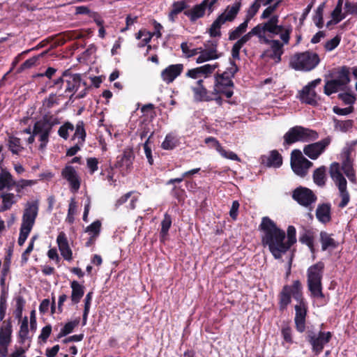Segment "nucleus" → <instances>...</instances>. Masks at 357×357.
<instances>
[{
    "label": "nucleus",
    "instance_id": "1",
    "mask_svg": "<svg viewBox=\"0 0 357 357\" xmlns=\"http://www.w3.org/2000/svg\"><path fill=\"white\" fill-rule=\"evenodd\" d=\"M293 297L298 304L295 305V327L298 332L303 333L305 331V322L307 312V303L303 294V287L300 280H294L291 285L283 286L278 294V308L280 312L287 309L291 303Z\"/></svg>",
    "mask_w": 357,
    "mask_h": 357
},
{
    "label": "nucleus",
    "instance_id": "2",
    "mask_svg": "<svg viewBox=\"0 0 357 357\" xmlns=\"http://www.w3.org/2000/svg\"><path fill=\"white\" fill-rule=\"evenodd\" d=\"M261 232V242L264 248L268 247V250L275 259H280L287 252L285 244L286 234L279 228L276 223L269 217L261 218L259 225Z\"/></svg>",
    "mask_w": 357,
    "mask_h": 357
},
{
    "label": "nucleus",
    "instance_id": "3",
    "mask_svg": "<svg viewBox=\"0 0 357 357\" xmlns=\"http://www.w3.org/2000/svg\"><path fill=\"white\" fill-rule=\"evenodd\" d=\"M317 131L299 126L291 128L284 135V146L287 147L298 142H309L318 139Z\"/></svg>",
    "mask_w": 357,
    "mask_h": 357
},
{
    "label": "nucleus",
    "instance_id": "4",
    "mask_svg": "<svg viewBox=\"0 0 357 357\" xmlns=\"http://www.w3.org/2000/svg\"><path fill=\"white\" fill-rule=\"evenodd\" d=\"M320 59L317 53L306 51L295 54L291 59L289 65L296 70L310 71L319 63Z\"/></svg>",
    "mask_w": 357,
    "mask_h": 357
},
{
    "label": "nucleus",
    "instance_id": "5",
    "mask_svg": "<svg viewBox=\"0 0 357 357\" xmlns=\"http://www.w3.org/2000/svg\"><path fill=\"white\" fill-rule=\"evenodd\" d=\"M329 173L331 178L335 182L339 190V195L342 199L338 204V207L343 208L348 205L350 201V195L347 190V180L340 170L339 163H332L330 167Z\"/></svg>",
    "mask_w": 357,
    "mask_h": 357
},
{
    "label": "nucleus",
    "instance_id": "6",
    "mask_svg": "<svg viewBox=\"0 0 357 357\" xmlns=\"http://www.w3.org/2000/svg\"><path fill=\"white\" fill-rule=\"evenodd\" d=\"M332 336L333 334L330 331H320L317 334L314 331L308 330L306 333V340L312 346V351L315 355L322 352L324 346L331 341Z\"/></svg>",
    "mask_w": 357,
    "mask_h": 357
},
{
    "label": "nucleus",
    "instance_id": "7",
    "mask_svg": "<svg viewBox=\"0 0 357 357\" xmlns=\"http://www.w3.org/2000/svg\"><path fill=\"white\" fill-rule=\"evenodd\" d=\"M313 165V163L305 158L301 151L298 149L292 151L291 153V166L294 172L301 176L305 177L308 169Z\"/></svg>",
    "mask_w": 357,
    "mask_h": 357
},
{
    "label": "nucleus",
    "instance_id": "8",
    "mask_svg": "<svg viewBox=\"0 0 357 357\" xmlns=\"http://www.w3.org/2000/svg\"><path fill=\"white\" fill-rule=\"evenodd\" d=\"M292 198L302 206L312 209V205L317 200V197L310 188L299 186L292 192Z\"/></svg>",
    "mask_w": 357,
    "mask_h": 357
},
{
    "label": "nucleus",
    "instance_id": "9",
    "mask_svg": "<svg viewBox=\"0 0 357 357\" xmlns=\"http://www.w3.org/2000/svg\"><path fill=\"white\" fill-rule=\"evenodd\" d=\"M324 264L319 261L310 266L307 270V283L308 290L322 286V278Z\"/></svg>",
    "mask_w": 357,
    "mask_h": 357
},
{
    "label": "nucleus",
    "instance_id": "10",
    "mask_svg": "<svg viewBox=\"0 0 357 357\" xmlns=\"http://www.w3.org/2000/svg\"><path fill=\"white\" fill-rule=\"evenodd\" d=\"M264 43L270 45L271 48L262 52L261 59L269 58L273 59L276 63H280L284 53L283 43L278 40H270L267 38H264Z\"/></svg>",
    "mask_w": 357,
    "mask_h": 357
},
{
    "label": "nucleus",
    "instance_id": "11",
    "mask_svg": "<svg viewBox=\"0 0 357 357\" xmlns=\"http://www.w3.org/2000/svg\"><path fill=\"white\" fill-rule=\"evenodd\" d=\"M60 123L59 119L52 114H47L36 121L33 125L34 135L39 133L51 134L53 127Z\"/></svg>",
    "mask_w": 357,
    "mask_h": 357
},
{
    "label": "nucleus",
    "instance_id": "12",
    "mask_svg": "<svg viewBox=\"0 0 357 357\" xmlns=\"http://www.w3.org/2000/svg\"><path fill=\"white\" fill-rule=\"evenodd\" d=\"M331 138L327 137L319 142L305 146L304 153L312 160H316L330 144Z\"/></svg>",
    "mask_w": 357,
    "mask_h": 357
},
{
    "label": "nucleus",
    "instance_id": "13",
    "mask_svg": "<svg viewBox=\"0 0 357 357\" xmlns=\"http://www.w3.org/2000/svg\"><path fill=\"white\" fill-rule=\"evenodd\" d=\"M202 1L201 3L197 4L192 8H189L184 11V15L187 16L191 22H195L198 19L203 17L205 15L206 10L208 8L210 13L212 12V7L217 1Z\"/></svg>",
    "mask_w": 357,
    "mask_h": 357
},
{
    "label": "nucleus",
    "instance_id": "14",
    "mask_svg": "<svg viewBox=\"0 0 357 357\" xmlns=\"http://www.w3.org/2000/svg\"><path fill=\"white\" fill-rule=\"evenodd\" d=\"M134 158L135 155L132 150H125L122 154L117 156L114 166L119 169L121 173L125 175L131 171Z\"/></svg>",
    "mask_w": 357,
    "mask_h": 357
},
{
    "label": "nucleus",
    "instance_id": "15",
    "mask_svg": "<svg viewBox=\"0 0 357 357\" xmlns=\"http://www.w3.org/2000/svg\"><path fill=\"white\" fill-rule=\"evenodd\" d=\"M234 84L231 79L215 77L213 93L222 94L226 98H230L234 94Z\"/></svg>",
    "mask_w": 357,
    "mask_h": 357
},
{
    "label": "nucleus",
    "instance_id": "16",
    "mask_svg": "<svg viewBox=\"0 0 357 357\" xmlns=\"http://www.w3.org/2000/svg\"><path fill=\"white\" fill-rule=\"evenodd\" d=\"M61 174L62 178L68 182L72 191L77 192L79 190L81 185V178L74 167L66 165L61 170Z\"/></svg>",
    "mask_w": 357,
    "mask_h": 357
},
{
    "label": "nucleus",
    "instance_id": "17",
    "mask_svg": "<svg viewBox=\"0 0 357 357\" xmlns=\"http://www.w3.org/2000/svg\"><path fill=\"white\" fill-rule=\"evenodd\" d=\"M63 79L66 82L63 93H74L82 83L81 75L73 74L70 69L63 71Z\"/></svg>",
    "mask_w": 357,
    "mask_h": 357
},
{
    "label": "nucleus",
    "instance_id": "18",
    "mask_svg": "<svg viewBox=\"0 0 357 357\" xmlns=\"http://www.w3.org/2000/svg\"><path fill=\"white\" fill-rule=\"evenodd\" d=\"M39 204L37 200L28 202L24 210L22 218V224L33 227L38 216Z\"/></svg>",
    "mask_w": 357,
    "mask_h": 357
},
{
    "label": "nucleus",
    "instance_id": "19",
    "mask_svg": "<svg viewBox=\"0 0 357 357\" xmlns=\"http://www.w3.org/2000/svg\"><path fill=\"white\" fill-rule=\"evenodd\" d=\"M203 79H199L197 82V86L192 88L194 98L197 102H211L213 90L208 91L203 84Z\"/></svg>",
    "mask_w": 357,
    "mask_h": 357
},
{
    "label": "nucleus",
    "instance_id": "20",
    "mask_svg": "<svg viewBox=\"0 0 357 357\" xmlns=\"http://www.w3.org/2000/svg\"><path fill=\"white\" fill-rule=\"evenodd\" d=\"M351 149L349 148L344 151V159L342 161V169L349 180L353 183H356L355 170L353 167V160L351 158Z\"/></svg>",
    "mask_w": 357,
    "mask_h": 357
},
{
    "label": "nucleus",
    "instance_id": "21",
    "mask_svg": "<svg viewBox=\"0 0 357 357\" xmlns=\"http://www.w3.org/2000/svg\"><path fill=\"white\" fill-rule=\"evenodd\" d=\"M183 70V65L181 63L169 65L161 72V77L164 82L169 84L181 74Z\"/></svg>",
    "mask_w": 357,
    "mask_h": 357
},
{
    "label": "nucleus",
    "instance_id": "22",
    "mask_svg": "<svg viewBox=\"0 0 357 357\" xmlns=\"http://www.w3.org/2000/svg\"><path fill=\"white\" fill-rule=\"evenodd\" d=\"M218 66V64L215 65L206 64L197 68H192L186 73V77L192 79H197L204 75L205 77H208L213 73L215 69Z\"/></svg>",
    "mask_w": 357,
    "mask_h": 357
},
{
    "label": "nucleus",
    "instance_id": "23",
    "mask_svg": "<svg viewBox=\"0 0 357 357\" xmlns=\"http://www.w3.org/2000/svg\"><path fill=\"white\" fill-rule=\"evenodd\" d=\"M56 243L63 259L66 261H71L73 259V252L69 246L66 235L63 231L60 232L57 236Z\"/></svg>",
    "mask_w": 357,
    "mask_h": 357
},
{
    "label": "nucleus",
    "instance_id": "24",
    "mask_svg": "<svg viewBox=\"0 0 357 357\" xmlns=\"http://www.w3.org/2000/svg\"><path fill=\"white\" fill-rule=\"evenodd\" d=\"M331 204L322 203L318 204L315 215L318 221L322 224H327L332 220Z\"/></svg>",
    "mask_w": 357,
    "mask_h": 357
},
{
    "label": "nucleus",
    "instance_id": "25",
    "mask_svg": "<svg viewBox=\"0 0 357 357\" xmlns=\"http://www.w3.org/2000/svg\"><path fill=\"white\" fill-rule=\"evenodd\" d=\"M12 324L10 319L4 321L0 328V345L8 346L11 342Z\"/></svg>",
    "mask_w": 357,
    "mask_h": 357
},
{
    "label": "nucleus",
    "instance_id": "26",
    "mask_svg": "<svg viewBox=\"0 0 357 357\" xmlns=\"http://www.w3.org/2000/svg\"><path fill=\"white\" fill-rule=\"evenodd\" d=\"M241 7V1H236L233 5L227 6L225 11L219 17L222 18L225 23L226 22H232L236 17Z\"/></svg>",
    "mask_w": 357,
    "mask_h": 357
},
{
    "label": "nucleus",
    "instance_id": "27",
    "mask_svg": "<svg viewBox=\"0 0 357 357\" xmlns=\"http://www.w3.org/2000/svg\"><path fill=\"white\" fill-rule=\"evenodd\" d=\"M317 96L315 91L306 85L300 91L299 98L302 102L314 106L317 104Z\"/></svg>",
    "mask_w": 357,
    "mask_h": 357
},
{
    "label": "nucleus",
    "instance_id": "28",
    "mask_svg": "<svg viewBox=\"0 0 357 357\" xmlns=\"http://www.w3.org/2000/svg\"><path fill=\"white\" fill-rule=\"evenodd\" d=\"M299 241L302 244L306 245L312 254L315 253L314 232L312 229H304L303 231L300 233Z\"/></svg>",
    "mask_w": 357,
    "mask_h": 357
},
{
    "label": "nucleus",
    "instance_id": "29",
    "mask_svg": "<svg viewBox=\"0 0 357 357\" xmlns=\"http://www.w3.org/2000/svg\"><path fill=\"white\" fill-rule=\"evenodd\" d=\"M0 197L2 199L0 212L10 210L13 205L15 204L18 202V199H20L17 195L12 192H2Z\"/></svg>",
    "mask_w": 357,
    "mask_h": 357
},
{
    "label": "nucleus",
    "instance_id": "30",
    "mask_svg": "<svg viewBox=\"0 0 357 357\" xmlns=\"http://www.w3.org/2000/svg\"><path fill=\"white\" fill-rule=\"evenodd\" d=\"M72 293L70 298L73 304H77L84 294V287L77 281L73 280L70 282Z\"/></svg>",
    "mask_w": 357,
    "mask_h": 357
},
{
    "label": "nucleus",
    "instance_id": "31",
    "mask_svg": "<svg viewBox=\"0 0 357 357\" xmlns=\"http://www.w3.org/2000/svg\"><path fill=\"white\" fill-rule=\"evenodd\" d=\"M252 37V35L251 34L250 31H249L248 33L243 36L241 38H240L233 45L231 48V56L234 59H240V51L242 47L248 42L251 38Z\"/></svg>",
    "mask_w": 357,
    "mask_h": 357
},
{
    "label": "nucleus",
    "instance_id": "32",
    "mask_svg": "<svg viewBox=\"0 0 357 357\" xmlns=\"http://www.w3.org/2000/svg\"><path fill=\"white\" fill-rule=\"evenodd\" d=\"M320 242L321 243V250L325 251L328 248L335 249L338 246V243L332 238V234H328L325 231L320 232Z\"/></svg>",
    "mask_w": 357,
    "mask_h": 357
},
{
    "label": "nucleus",
    "instance_id": "33",
    "mask_svg": "<svg viewBox=\"0 0 357 357\" xmlns=\"http://www.w3.org/2000/svg\"><path fill=\"white\" fill-rule=\"evenodd\" d=\"M7 146L13 155H19L24 149L22 144L21 139L13 135L8 137Z\"/></svg>",
    "mask_w": 357,
    "mask_h": 357
},
{
    "label": "nucleus",
    "instance_id": "34",
    "mask_svg": "<svg viewBox=\"0 0 357 357\" xmlns=\"http://www.w3.org/2000/svg\"><path fill=\"white\" fill-rule=\"evenodd\" d=\"M58 37V41L56 43L59 45H62L68 40L82 38L83 35L77 30H72L62 32Z\"/></svg>",
    "mask_w": 357,
    "mask_h": 357
},
{
    "label": "nucleus",
    "instance_id": "35",
    "mask_svg": "<svg viewBox=\"0 0 357 357\" xmlns=\"http://www.w3.org/2000/svg\"><path fill=\"white\" fill-rule=\"evenodd\" d=\"M37 183L36 180H27V179H20L19 181H15L13 179L12 183V189L15 187V192H17V195L19 199L22 198V192L26 187L32 186Z\"/></svg>",
    "mask_w": 357,
    "mask_h": 357
},
{
    "label": "nucleus",
    "instance_id": "36",
    "mask_svg": "<svg viewBox=\"0 0 357 357\" xmlns=\"http://www.w3.org/2000/svg\"><path fill=\"white\" fill-rule=\"evenodd\" d=\"M13 179V176L8 171L2 169L0 173V191L5 188L11 190Z\"/></svg>",
    "mask_w": 357,
    "mask_h": 357
},
{
    "label": "nucleus",
    "instance_id": "37",
    "mask_svg": "<svg viewBox=\"0 0 357 357\" xmlns=\"http://www.w3.org/2000/svg\"><path fill=\"white\" fill-rule=\"evenodd\" d=\"M314 183L318 186H324L326 181V167L321 166L317 168L313 172Z\"/></svg>",
    "mask_w": 357,
    "mask_h": 357
},
{
    "label": "nucleus",
    "instance_id": "38",
    "mask_svg": "<svg viewBox=\"0 0 357 357\" xmlns=\"http://www.w3.org/2000/svg\"><path fill=\"white\" fill-rule=\"evenodd\" d=\"M188 1H174L172 6V9L169 14V19L172 22H174L178 14L182 11H185L188 8Z\"/></svg>",
    "mask_w": 357,
    "mask_h": 357
},
{
    "label": "nucleus",
    "instance_id": "39",
    "mask_svg": "<svg viewBox=\"0 0 357 357\" xmlns=\"http://www.w3.org/2000/svg\"><path fill=\"white\" fill-rule=\"evenodd\" d=\"M75 133L73 135L72 140L78 139L80 144H84L86 137V132L85 130V123L83 121H79L75 127Z\"/></svg>",
    "mask_w": 357,
    "mask_h": 357
},
{
    "label": "nucleus",
    "instance_id": "40",
    "mask_svg": "<svg viewBox=\"0 0 357 357\" xmlns=\"http://www.w3.org/2000/svg\"><path fill=\"white\" fill-rule=\"evenodd\" d=\"M337 77L334 79L339 82V84L344 88L350 82L351 79L349 77V68L347 66L340 67L337 70Z\"/></svg>",
    "mask_w": 357,
    "mask_h": 357
},
{
    "label": "nucleus",
    "instance_id": "41",
    "mask_svg": "<svg viewBox=\"0 0 357 357\" xmlns=\"http://www.w3.org/2000/svg\"><path fill=\"white\" fill-rule=\"evenodd\" d=\"M172 217L168 213L164 215V218L161 222V229L160 231V237L161 241H165L168 235V231L172 225Z\"/></svg>",
    "mask_w": 357,
    "mask_h": 357
},
{
    "label": "nucleus",
    "instance_id": "42",
    "mask_svg": "<svg viewBox=\"0 0 357 357\" xmlns=\"http://www.w3.org/2000/svg\"><path fill=\"white\" fill-rule=\"evenodd\" d=\"M220 56V54L216 53L215 50H203L200 52V55L197 58L196 62L202 63L210 60L217 59Z\"/></svg>",
    "mask_w": 357,
    "mask_h": 357
},
{
    "label": "nucleus",
    "instance_id": "43",
    "mask_svg": "<svg viewBox=\"0 0 357 357\" xmlns=\"http://www.w3.org/2000/svg\"><path fill=\"white\" fill-rule=\"evenodd\" d=\"M342 89H344V88L339 84V82L333 79L326 81L324 87V92L326 95L331 96V94L337 92L339 90Z\"/></svg>",
    "mask_w": 357,
    "mask_h": 357
},
{
    "label": "nucleus",
    "instance_id": "44",
    "mask_svg": "<svg viewBox=\"0 0 357 357\" xmlns=\"http://www.w3.org/2000/svg\"><path fill=\"white\" fill-rule=\"evenodd\" d=\"M29 334V321L27 317H24L20 328L18 333V342L21 344H24L26 340L28 339Z\"/></svg>",
    "mask_w": 357,
    "mask_h": 357
},
{
    "label": "nucleus",
    "instance_id": "45",
    "mask_svg": "<svg viewBox=\"0 0 357 357\" xmlns=\"http://www.w3.org/2000/svg\"><path fill=\"white\" fill-rule=\"evenodd\" d=\"M248 22V20H245V21L235 29L230 31L229 33V40H234L239 38L240 36L246 31Z\"/></svg>",
    "mask_w": 357,
    "mask_h": 357
},
{
    "label": "nucleus",
    "instance_id": "46",
    "mask_svg": "<svg viewBox=\"0 0 357 357\" xmlns=\"http://www.w3.org/2000/svg\"><path fill=\"white\" fill-rule=\"evenodd\" d=\"M225 24L222 18L219 16L213 21L211 27L209 28L208 33L211 37H220L221 36L220 28Z\"/></svg>",
    "mask_w": 357,
    "mask_h": 357
},
{
    "label": "nucleus",
    "instance_id": "47",
    "mask_svg": "<svg viewBox=\"0 0 357 357\" xmlns=\"http://www.w3.org/2000/svg\"><path fill=\"white\" fill-rule=\"evenodd\" d=\"M287 238L285 241L287 251L296 243V230L294 226L289 225L287 229Z\"/></svg>",
    "mask_w": 357,
    "mask_h": 357
},
{
    "label": "nucleus",
    "instance_id": "48",
    "mask_svg": "<svg viewBox=\"0 0 357 357\" xmlns=\"http://www.w3.org/2000/svg\"><path fill=\"white\" fill-rule=\"evenodd\" d=\"M267 165L279 167L282 164V158L278 151L271 152L270 156L267 158Z\"/></svg>",
    "mask_w": 357,
    "mask_h": 357
},
{
    "label": "nucleus",
    "instance_id": "49",
    "mask_svg": "<svg viewBox=\"0 0 357 357\" xmlns=\"http://www.w3.org/2000/svg\"><path fill=\"white\" fill-rule=\"evenodd\" d=\"M114 166H112L110 163L109 165H102L100 167V175L106 176V179L109 182L113 183L116 182V179L114 178Z\"/></svg>",
    "mask_w": 357,
    "mask_h": 357
},
{
    "label": "nucleus",
    "instance_id": "50",
    "mask_svg": "<svg viewBox=\"0 0 357 357\" xmlns=\"http://www.w3.org/2000/svg\"><path fill=\"white\" fill-rule=\"evenodd\" d=\"M74 129H75L74 125L69 121H66L62 126H61L60 128H59L58 135L60 137L66 140L69 137V132L73 131Z\"/></svg>",
    "mask_w": 357,
    "mask_h": 357
},
{
    "label": "nucleus",
    "instance_id": "51",
    "mask_svg": "<svg viewBox=\"0 0 357 357\" xmlns=\"http://www.w3.org/2000/svg\"><path fill=\"white\" fill-rule=\"evenodd\" d=\"M177 145V139L172 133H169L166 135L165 140L161 144V147L165 150H172Z\"/></svg>",
    "mask_w": 357,
    "mask_h": 357
},
{
    "label": "nucleus",
    "instance_id": "52",
    "mask_svg": "<svg viewBox=\"0 0 357 357\" xmlns=\"http://www.w3.org/2000/svg\"><path fill=\"white\" fill-rule=\"evenodd\" d=\"M170 194L174 198L177 199L179 204L183 203L186 197L185 190L176 185L173 187Z\"/></svg>",
    "mask_w": 357,
    "mask_h": 357
},
{
    "label": "nucleus",
    "instance_id": "53",
    "mask_svg": "<svg viewBox=\"0 0 357 357\" xmlns=\"http://www.w3.org/2000/svg\"><path fill=\"white\" fill-rule=\"evenodd\" d=\"M278 16L273 15L267 22L261 23L263 25L264 33L269 32L271 33H273L275 31V24H278Z\"/></svg>",
    "mask_w": 357,
    "mask_h": 357
},
{
    "label": "nucleus",
    "instance_id": "54",
    "mask_svg": "<svg viewBox=\"0 0 357 357\" xmlns=\"http://www.w3.org/2000/svg\"><path fill=\"white\" fill-rule=\"evenodd\" d=\"M66 82L63 79V74L57 79H53L50 82V88H55L57 92H62L59 96L63 95V90L65 89Z\"/></svg>",
    "mask_w": 357,
    "mask_h": 357
},
{
    "label": "nucleus",
    "instance_id": "55",
    "mask_svg": "<svg viewBox=\"0 0 357 357\" xmlns=\"http://www.w3.org/2000/svg\"><path fill=\"white\" fill-rule=\"evenodd\" d=\"M153 132H151V135L148 137L147 139L145 141L143 144V148L144 150V153L146 158H147L148 162L150 165H153L154 164V160L152 155V150L151 146H149L150 139L153 137Z\"/></svg>",
    "mask_w": 357,
    "mask_h": 357
},
{
    "label": "nucleus",
    "instance_id": "56",
    "mask_svg": "<svg viewBox=\"0 0 357 357\" xmlns=\"http://www.w3.org/2000/svg\"><path fill=\"white\" fill-rule=\"evenodd\" d=\"M25 300L22 296L15 298V314L16 318L20 319L22 317V312L25 305Z\"/></svg>",
    "mask_w": 357,
    "mask_h": 357
},
{
    "label": "nucleus",
    "instance_id": "57",
    "mask_svg": "<svg viewBox=\"0 0 357 357\" xmlns=\"http://www.w3.org/2000/svg\"><path fill=\"white\" fill-rule=\"evenodd\" d=\"M101 225V222L99 220H97L86 227L85 232L91 234L92 236L98 237L100 233Z\"/></svg>",
    "mask_w": 357,
    "mask_h": 357
},
{
    "label": "nucleus",
    "instance_id": "58",
    "mask_svg": "<svg viewBox=\"0 0 357 357\" xmlns=\"http://www.w3.org/2000/svg\"><path fill=\"white\" fill-rule=\"evenodd\" d=\"M334 122L335 128H339L342 132H347L351 128L354 123L352 120L340 121L336 119H334Z\"/></svg>",
    "mask_w": 357,
    "mask_h": 357
},
{
    "label": "nucleus",
    "instance_id": "59",
    "mask_svg": "<svg viewBox=\"0 0 357 357\" xmlns=\"http://www.w3.org/2000/svg\"><path fill=\"white\" fill-rule=\"evenodd\" d=\"M341 36L340 35L335 36L331 40H328L325 45L324 48L326 51L331 52L335 50L340 43Z\"/></svg>",
    "mask_w": 357,
    "mask_h": 357
},
{
    "label": "nucleus",
    "instance_id": "60",
    "mask_svg": "<svg viewBox=\"0 0 357 357\" xmlns=\"http://www.w3.org/2000/svg\"><path fill=\"white\" fill-rule=\"evenodd\" d=\"M281 334L284 340L289 344L293 343L292 331L289 325L283 326L281 329Z\"/></svg>",
    "mask_w": 357,
    "mask_h": 357
},
{
    "label": "nucleus",
    "instance_id": "61",
    "mask_svg": "<svg viewBox=\"0 0 357 357\" xmlns=\"http://www.w3.org/2000/svg\"><path fill=\"white\" fill-rule=\"evenodd\" d=\"M218 152L224 158L235 161H240L239 157L232 151H226L221 145H218Z\"/></svg>",
    "mask_w": 357,
    "mask_h": 357
},
{
    "label": "nucleus",
    "instance_id": "62",
    "mask_svg": "<svg viewBox=\"0 0 357 357\" xmlns=\"http://www.w3.org/2000/svg\"><path fill=\"white\" fill-rule=\"evenodd\" d=\"M260 6V1H254L248 10L245 20L250 22V20L257 14Z\"/></svg>",
    "mask_w": 357,
    "mask_h": 357
},
{
    "label": "nucleus",
    "instance_id": "63",
    "mask_svg": "<svg viewBox=\"0 0 357 357\" xmlns=\"http://www.w3.org/2000/svg\"><path fill=\"white\" fill-rule=\"evenodd\" d=\"M86 166L89 174H93L98 169V160L96 158H88L86 159Z\"/></svg>",
    "mask_w": 357,
    "mask_h": 357
},
{
    "label": "nucleus",
    "instance_id": "64",
    "mask_svg": "<svg viewBox=\"0 0 357 357\" xmlns=\"http://www.w3.org/2000/svg\"><path fill=\"white\" fill-rule=\"evenodd\" d=\"M337 97L345 105H353L356 100L355 96L349 93H339Z\"/></svg>",
    "mask_w": 357,
    "mask_h": 357
}]
</instances>
